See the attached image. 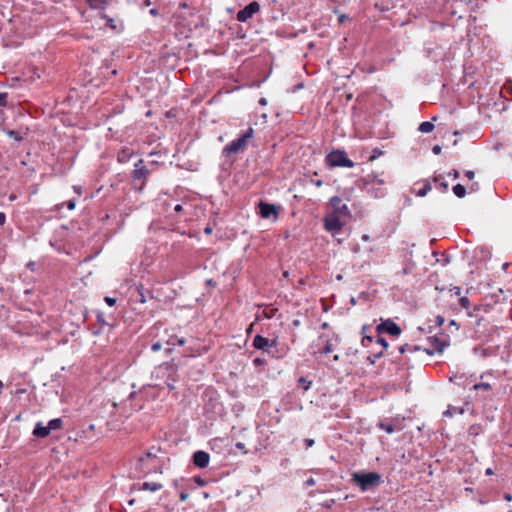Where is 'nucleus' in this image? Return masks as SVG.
<instances>
[{"label": "nucleus", "instance_id": "obj_1", "mask_svg": "<svg viewBox=\"0 0 512 512\" xmlns=\"http://www.w3.org/2000/svg\"><path fill=\"white\" fill-rule=\"evenodd\" d=\"M351 481L360 487L362 492L378 487L382 483V477L377 472H354Z\"/></svg>", "mask_w": 512, "mask_h": 512}, {"label": "nucleus", "instance_id": "obj_2", "mask_svg": "<svg viewBox=\"0 0 512 512\" xmlns=\"http://www.w3.org/2000/svg\"><path fill=\"white\" fill-rule=\"evenodd\" d=\"M254 131L249 128L245 133L240 135L237 139L231 141L224 148V152L227 155L236 154L242 152L246 148L247 141L253 137Z\"/></svg>", "mask_w": 512, "mask_h": 512}, {"label": "nucleus", "instance_id": "obj_3", "mask_svg": "<svg viewBox=\"0 0 512 512\" xmlns=\"http://www.w3.org/2000/svg\"><path fill=\"white\" fill-rule=\"evenodd\" d=\"M327 163L332 167H354V162L347 157L345 151L334 150L330 152L326 157Z\"/></svg>", "mask_w": 512, "mask_h": 512}, {"label": "nucleus", "instance_id": "obj_4", "mask_svg": "<svg viewBox=\"0 0 512 512\" xmlns=\"http://www.w3.org/2000/svg\"><path fill=\"white\" fill-rule=\"evenodd\" d=\"M429 341L431 348L423 349V351L428 355H433L435 352L442 353L444 349L450 345L449 337L445 334L431 337Z\"/></svg>", "mask_w": 512, "mask_h": 512}, {"label": "nucleus", "instance_id": "obj_5", "mask_svg": "<svg viewBox=\"0 0 512 512\" xmlns=\"http://www.w3.org/2000/svg\"><path fill=\"white\" fill-rule=\"evenodd\" d=\"M329 205L332 209L331 214H335L338 217H347L350 215V210L348 206L345 203H343L342 199L338 196L330 198Z\"/></svg>", "mask_w": 512, "mask_h": 512}, {"label": "nucleus", "instance_id": "obj_6", "mask_svg": "<svg viewBox=\"0 0 512 512\" xmlns=\"http://www.w3.org/2000/svg\"><path fill=\"white\" fill-rule=\"evenodd\" d=\"M343 222H341L340 217L335 214L328 213L324 218V227L327 231L332 234L339 233L343 228Z\"/></svg>", "mask_w": 512, "mask_h": 512}, {"label": "nucleus", "instance_id": "obj_7", "mask_svg": "<svg viewBox=\"0 0 512 512\" xmlns=\"http://www.w3.org/2000/svg\"><path fill=\"white\" fill-rule=\"evenodd\" d=\"M259 11H260V4L256 1H253V2L249 3L243 9L239 10L236 18L239 22H246L250 18H252L255 13H257Z\"/></svg>", "mask_w": 512, "mask_h": 512}, {"label": "nucleus", "instance_id": "obj_8", "mask_svg": "<svg viewBox=\"0 0 512 512\" xmlns=\"http://www.w3.org/2000/svg\"><path fill=\"white\" fill-rule=\"evenodd\" d=\"M377 332L379 334L387 333L392 336H398L401 334V328L392 320H385L377 326Z\"/></svg>", "mask_w": 512, "mask_h": 512}, {"label": "nucleus", "instance_id": "obj_9", "mask_svg": "<svg viewBox=\"0 0 512 512\" xmlns=\"http://www.w3.org/2000/svg\"><path fill=\"white\" fill-rule=\"evenodd\" d=\"M252 345L255 349L269 352L271 348L277 346V343L275 340H269L261 335H256L253 339Z\"/></svg>", "mask_w": 512, "mask_h": 512}, {"label": "nucleus", "instance_id": "obj_10", "mask_svg": "<svg viewBox=\"0 0 512 512\" xmlns=\"http://www.w3.org/2000/svg\"><path fill=\"white\" fill-rule=\"evenodd\" d=\"M320 340L323 342V348L320 353L329 354L334 350V345L339 342V337L337 335L329 336L327 334H322L320 336Z\"/></svg>", "mask_w": 512, "mask_h": 512}, {"label": "nucleus", "instance_id": "obj_11", "mask_svg": "<svg viewBox=\"0 0 512 512\" xmlns=\"http://www.w3.org/2000/svg\"><path fill=\"white\" fill-rule=\"evenodd\" d=\"M210 456L207 452L199 450L193 455V463L199 468H205L208 466Z\"/></svg>", "mask_w": 512, "mask_h": 512}, {"label": "nucleus", "instance_id": "obj_12", "mask_svg": "<svg viewBox=\"0 0 512 512\" xmlns=\"http://www.w3.org/2000/svg\"><path fill=\"white\" fill-rule=\"evenodd\" d=\"M259 214L262 218L267 219L274 215L277 217V210L276 206L273 204H269L266 202H260L259 203Z\"/></svg>", "mask_w": 512, "mask_h": 512}, {"label": "nucleus", "instance_id": "obj_13", "mask_svg": "<svg viewBox=\"0 0 512 512\" xmlns=\"http://www.w3.org/2000/svg\"><path fill=\"white\" fill-rule=\"evenodd\" d=\"M7 136L14 139L15 141H23L29 134V128H20L18 130L4 129Z\"/></svg>", "mask_w": 512, "mask_h": 512}, {"label": "nucleus", "instance_id": "obj_14", "mask_svg": "<svg viewBox=\"0 0 512 512\" xmlns=\"http://www.w3.org/2000/svg\"><path fill=\"white\" fill-rule=\"evenodd\" d=\"M51 430L48 429V425L44 426L42 422L36 423L34 429H33V436L37 438H46L50 435Z\"/></svg>", "mask_w": 512, "mask_h": 512}, {"label": "nucleus", "instance_id": "obj_15", "mask_svg": "<svg viewBox=\"0 0 512 512\" xmlns=\"http://www.w3.org/2000/svg\"><path fill=\"white\" fill-rule=\"evenodd\" d=\"M148 171L146 167L143 165V160H138V162L135 164V169L132 172V177L134 179H143L146 177Z\"/></svg>", "mask_w": 512, "mask_h": 512}, {"label": "nucleus", "instance_id": "obj_16", "mask_svg": "<svg viewBox=\"0 0 512 512\" xmlns=\"http://www.w3.org/2000/svg\"><path fill=\"white\" fill-rule=\"evenodd\" d=\"M134 152L130 148H123L118 152L117 159L120 163L128 162Z\"/></svg>", "mask_w": 512, "mask_h": 512}, {"label": "nucleus", "instance_id": "obj_17", "mask_svg": "<svg viewBox=\"0 0 512 512\" xmlns=\"http://www.w3.org/2000/svg\"><path fill=\"white\" fill-rule=\"evenodd\" d=\"M138 485H139V490L150 491V492H156L160 488V485L156 482H143Z\"/></svg>", "mask_w": 512, "mask_h": 512}, {"label": "nucleus", "instance_id": "obj_18", "mask_svg": "<svg viewBox=\"0 0 512 512\" xmlns=\"http://www.w3.org/2000/svg\"><path fill=\"white\" fill-rule=\"evenodd\" d=\"M364 183L367 185H374V184L383 185L385 183V181L383 179H380L378 175L368 174L364 179Z\"/></svg>", "mask_w": 512, "mask_h": 512}, {"label": "nucleus", "instance_id": "obj_19", "mask_svg": "<svg viewBox=\"0 0 512 512\" xmlns=\"http://www.w3.org/2000/svg\"><path fill=\"white\" fill-rule=\"evenodd\" d=\"M88 5L93 9H105L108 5L107 0H86Z\"/></svg>", "mask_w": 512, "mask_h": 512}, {"label": "nucleus", "instance_id": "obj_20", "mask_svg": "<svg viewBox=\"0 0 512 512\" xmlns=\"http://www.w3.org/2000/svg\"><path fill=\"white\" fill-rule=\"evenodd\" d=\"M63 427V421L61 418H55L48 422V429L51 431L53 430H60Z\"/></svg>", "mask_w": 512, "mask_h": 512}, {"label": "nucleus", "instance_id": "obj_21", "mask_svg": "<svg viewBox=\"0 0 512 512\" xmlns=\"http://www.w3.org/2000/svg\"><path fill=\"white\" fill-rule=\"evenodd\" d=\"M434 129V124L430 121H424L419 125L418 130L422 133H430Z\"/></svg>", "mask_w": 512, "mask_h": 512}, {"label": "nucleus", "instance_id": "obj_22", "mask_svg": "<svg viewBox=\"0 0 512 512\" xmlns=\"http://www.w3.org/2000/svg\"><path fill=\"white\" fill-rule=\"evenodd\" d=\"M452 190L455 196H457L458 198H463L466 195V188L461 184H456L455 186H453Z\"/></svg>", "mask_w": 512, "mask_h": 512}, {"label": "nucleus", "instance_id": "obj_23", "mask_svg": "<svg viewBox=\"0 0 512 512\" xmlns=\"http://www.w3.org/2000/svg\"><path fill=\"white\" fill-rule=\"evenodd\" d=\"M431 190V185L429 183H426L421 189L418 190L416 193L419 197H424L427 195V193Z\"/></svg>", "mask_w": 512, "mask_h": 512}, {"label": "nucleus", "instance_id": "obj_24", "mask_svg": "<svg viewBox=\"0 0 512 512\" xmlns=\"http://www.w3.org/2000/svg\"><path fill=\"white\" fill-rule=\"evenodd\" d=\"M491 385L489 383H477L473 386V389L474 390H479V389H482V390H485V391H489L491 390Z\"/></svg>", "mask_w": 512, "mask_h": 512}, {"label": "nucleus", "instance_id": "obj_25", "mask_svg": "<svg viewBox=\"0 0 512 512\" xmlns=\"http://www.w3.org/2000/svg\"><path fill=\"white\" fill-rule=\"evenodd\" d=\"M299 384L302 385V387L304 388V390H309L311 385H312V381L304 378V377H301L299 380H298Z\"/></svg>", "mask_w": 512, "mask_h": 512}, {"label": "nucleus", "instance_id": "obj_26", "mask_svg": "<svg viewBox=\"0 0 512 512\" xmlns=\"http://www.w3.org/2000/svg\"><path fill=\"white\" fill-rule=\"evenodd\" d=\"M379 428L384 430L386 433L391 434L394 432V428L391 424L388 423H380Z\"/></svg>", "mask_w": 512, "mask_h": 512}, {"label": "nucleus", "instance_id": "obj_27", "mask_svg": "<svg viewBox=\"0 0 512 512\" xmlns=\"http://www.w3.org/2000/svg\"><path fill=\"white\" fill-rule=\"evenodd\" d=\"M459 304L464 309H468L470 307V301L467 297H461L459 299Z\"/></svg>", "mask_w": 512, "mask_h": 512}, {"label": "nucleus", "instance_id": "obj_28", "mask_svg": "<svg viewBox=\"0 0 512 512\" xmlns=\"http://www.w3.org/2000/svg\"><path fill=\"white\" fill-rule=\"evenodd\" d=\"M7 93L0 92V107H5L7 105Z\"/></svg>", "mask_w": 512, "mask_h": 512}, {"label": "nucleus", "instance_id": "obj_29", "mask_svg": "<svg viewBox=\"0 0 512 512\" xmlns=\"http://www.w3.org/2000/svg\"><path fill=\"white\" fill-rule=\"evenodd\" d=\"M400 353L413 352L412 345L405 344L399 348Z\"/></svg>", "mask_w": 512, "mask_h": 512}, {"label": "nucleus", "instance_id": "obj_30", "mask_svg": "<svg viewBox=\"0 0 512 512\" xmlns=\"http://www.w3.org/2000/svg\"><path fill=\"white\" fill-rule=\"evenodd\" d=\"M253 363L255 366H263L266 364V360L264 358H255Z\"/></svg>", "mask_w": 512, "mask_h": 512}, {"label": "nucleus", "instance_id": "obj_31", "mask_svg": "<svg viewBox=\"0 0 512 512\" xmlns=\"http://www.w3.org/2000/svg\"><path fill=\"white\" fill-rule=\"evenodd\" d=\"M104 301L109 305V306H114L115 303H116V299L113 298V297H110V296H106L104 298Z\"/></svg>", "mask_w": 512, "mask_h": 512}, {"label": "nucleus", "instance_id": "obj_32", "mask_svg": "<svg viewBox=\"0 0 512 512\" xmlns=\"http://www.w3.org/2000/svg\"><path fill=\"white\" fill-rule=\"evenodd\" d=\"M377 343L380 344L383 347V350H386L387 347H388L387 341L384 338H382V337H379L377 339Z\"/></svg>", "mask_w": 512, "mask_h": 512}, {"label": "nucleus", "instance_id": "obj_33", "mask_svg": "<svg viewBox=\"0 0 512 512\" xmlns=\"http://www.w3.org/2000/svg\"><path fill=\"white\" fill-rule=\"evenodd\" d=\"M434 181H435L436 183H439V184H440V186L443 188V190H444V191H446V190L448 189V184H447L446 182H444V181H440V178H437V177H436V178H434Z\"/></svg>", "mask_w": 512, "mask_h": 512}, {"label": "nucleus", "instance_id": "obj_34", "mask_svg": "<svg viewBox=\"0 0 512 512\" xmlns=\"http://www.w3.org/2000/svg\"><path fill=\"white\" fill-rule=\"evenodd\" d=\"M316 484V481L314 478L310 477L308 478L305 482H304V486L306 487H309V486H314Z\"/></svg>", "mask_w": 512, "mask_h": 512}, {"label": "nucleus", "instance_id": "obj_35", "mask_svg": "<svg viewBox=\"0 0 512 512\" xmlns=\"http://www.w3.org/2000/svg\"><path fill=\"white\" fill-rule=\"evenodd\" d=\"M66 206L69 210H73L76 206V203H75V200H69L67 203H66Z\"/></svg>", "mask_w": 512, "mask_h": 512}, {"label": "nucleus", "instance_id": "obj_36", "mask_svg": "<svg viewBox=\"0 0 512 512\" xmlns=\"http://www.w3.org/2000/svg\"><path fill=\"white\" fill-rule=\"evenodd\" d=\"M181 501H185L188 499L189 494L186 491H182L179 495Z\"/></svg>", "mask_w": 512, "mask_h": 512}, {"label": "nucleus", "instance_id": "obj_37", "mask_svg": "<svg viewBox=\"0 0 512 512\" xmlns=\"http://www.w3.org/2000/svg\"><path fill=\"white\" fill-rule=\"evenodd\" d=\"M432 151L435 155H439L441 153V147L438 146V145H435L433 148H432Z\"/></svg>", "mask_w": 512, "mask_h": 512}, {"label": "nucleus", "instance_id": "obj_38", "mask_svg": "<svg viewBox=\"0 0 512 512\" xmlns=\"http://www.w3.org/2000/svg\"><path fill=\"white\" fill-rule=\"evenodd\" d=\"M305 445H306V448H310L314 445V440L313 439H306L305 440Z\"/></svg>", "mask_w": 512, "mask_h": 512}, {"label": "nucleus", "instance_id": "obj_39", "mask_svg": "<svg viewBox=\"0 0 512 512\" xmlns=\"http://www.w3.org/2000/svg\"><path fill=\"white\" fill-rule=\"evenodd\" d=\"M6 221V215L2 212H0V226L4 225Z\"/></svg>", "mask_w": 512, "mask_h": 512}, {"label": "nucleus", "instance_id": "obj_40", "mask_svg": "<svg viewBox=\"0 0 512 512\" xmlns=\"http://www.w3.org/2000/svg\"><path fill=\"white\" fill-rule=\"evenodd\" d=\"M151 349H152L153 351H155V352H156V351H158V350H160V342L158 341V342L154 343V344L152 345Z\"/></svg>", "mask_w": 512, "mask_h": 512}, {"label": "nucleus", "instance_id": "obj_41", "mask_svg": "<svg viewBox=\"0 0 512 512\" xmlns=\"http://www.w3.org/2000/svg\"><path fill=\"white\" fill-rule=\"evenodd\" d=\"M466 177L469 179V180H472L474 178V172L469 170L465 173Z\"/></svg>", "mask_w": 512, "mask_h": 512}, {"label": "nucleus", "instance_id": "obj_42", "mask_svg": "<svg viewBox=\"0 0 512 512\" xmlns=\"http://www.w3.org/2000/svg\"><path fill=\"white\" fill-rule=\"evenodd\" d=\"M173 210H174V212L179 213V212H181L183 210V207L180 204H176L174 206Z\"/></svg>", "mask_w": 512, "mask_h": 512}, {"label": "nucleus", "instance_id": "obj_43", "mask_svg": "<svg viewBox=\"0 0 512 512\" xmlns=\"http://www.w3.org/2000/svg\"><path fill=\"white\" fill-rule=\"evenodd\" d=\"M450 175H452L455 179H457V178H459L460 173H459V171H457V170H455V169H454V170H452V171L450 172Z\"/></svg>", "mask_w": 512, "mask_h": 512}, {"label": "nucleus", "instance_id": "obj_44", "mask_svg": "<svg viewBox=\"0 0 512 512\" xmlns=\"http://www.w3.org/2000/svg\"><path fill=\"white\" fill-rule=\"evenodd\" d=\"M149 13L152 15V16H157L158 15V9L157 8H152L150 9Z\"/></svg>", "mask_w": 512, "mask_h": 512}, {"label": "nucleus", "instance_id": "obj_45", "mask_svg": "<svg viewBox=\"0 0 512 512\" xmlns=\"http://www.w3.org/2000/svg\"><path fill=\"white\" fill-rule=\"evenodd\" d=\"M259 104L262 105V106H265L267 104L266 98H264V97L260 98Z\"/></svg>", "mask_w": 512, "mask_h": 512}, {"label": "nucleus", "instance_id": "obj_46", "mask_svg": "<svg viewBox=\"0 0 512 512\" xmlns=\"http://www.w3.org/2000/svg\"><path fill=\"white\" fill-rule=\"evenodd\" d=\"M74 191L77 193V194H81V187L80 186H74Z\"/></svg>", "mask_w": 512, "mask_h": 512}, {"label": "nucleus", "instance_id": "obj_47", "mask_svg": "<svg viewBox=\"0 0 512 512\" xmlns=\"http://www.w3.org/2000/svg\"><path fill=\"white\" fill-rule=\"evenodd\" d=\"M313 183H314L317 187H320V186H322V184H323L322 180H315V181H313Z\"/></svg>", "mask_w": 512, "mask_h": 512}, {"label": "nucleus", "instance_id": "obj_48", "mask_svg": "<svg viewBox=\"0 0 512 512\" xmlns=\"http://www.w3.org/2000/svg\"><path fill=\"white\" fill-rule=\"evenodd\" d=\"M413 352L420 351L421 347L418 345H412Z\"/></svg>", "mask_w": 512, "mask_h": 512}, {"label": "nucleus", "instance_id": "obj_49", "mask_svg": "<svg viewBox=\"0 0 512 512\" xmlns=\"http://www.w3.org/2000/svg\"><path fill=\"white\" fill-rule=\"evenodd\" d=\"M504 499H505L506 501H511V500H512V496H511L510 494H506V495L504 496Z\"/></svg>", "mask_w": 512, "mask_h": 512}, {"label": "nucleus", "instance_id": "obj_50", "mask_svg": "<svg viewBox=\"0 0 512 512\" xmlns=\"http://www.w3.org/2000/svg\"><path fill=\"white\" fill-rule=\"evenodd\" d=\"M150 457H152V453H151V452H148V453L146 454V459H149ZM153 458H156V455H155V454L153 455Z\"/></svg>", "mask_w": 512, "mask_h": 512}, {"label": "nucleus", "instance_id": "obj_51", "mask_svg": "<svg viewBox=\"0 0 512 512\" xmlns=\"http://www.w3.org/2000/svg\"><path fill=\"white\" fill-rule=\"evenodd\" d=\"M491 474H493V471H492V469H491V468H488V469L486 470V475H491Z\"/></svg>", "mask_w": 512, "mask_h": 512}, {"label": "nucleus", "instance_id": "obj_52", "mask_svg": "<svg viewBox=\"0 0 512 512\" xmlns=\"http://www.w3.org/2000/svg\"><path fill=\"white\" fill-rule=\"evenodd\" d=\"M236 447H237V448H239V449H243L244 444H242V443H237V444H236Z\"/></svg>", "mask_w": 512, "mask_h": 512}, {"label": "nucleus", "instance_id": "obj_53", "mask_svg": "<svg viewBox=\"0 0 512 512\" xmlns=\"http://www.w3.org/2000/svg\"><path fill=\"white\" fill-rule=\"evenodd\" d=\"M345 18H346V15H341L339 17V22H343Z\"/></svg>", "mask_w": 512, "mask_h": 512}, {"label": "nucleus", "instance_id": "obj_54", "mask_svg": "<svg viewBox=\"0 0 512 512\" xmlns=\"http://www.w3.org/2000/svg\"><path fill=\"white\" fill-rule=\"evenodd\" d=\"M211 232H212L211 228H209V227L205 228V233L210 234Z\"/></svg>", "mask_w": 512, "mask_h": 512}, {"label": "nucleus", "instance_id": "obj_55", "mask_svg": "<svg viewBox=\"0 0 512 512\" xmlns=\"http://www.w3.org/2000/svg\"><path fill=\"white\" fill-rule=\"evenodd\" d=\"M366 340H367V341H369V342H371V341H372V337H365V338L363 339V343H364Z\"/></svg>", "mask_w": 512, "mask_h": 512}, {"label": "nucleus", "instance_id": "obj_56", "mask_svg": "<svg viewBox=\"0 0 512 512\" xmlns=\"http://www.w3.org/2000/svg\"><path fill=\"white\" fill-rule=\"evenodd\" d=\"M455 290H456V291H455V294H456V295H460V291H461V290H460V288H458V287H457V288H455Z\"/></svg>", "mask_w": 512, "mask_h": 512}, {"label": "nucleus", "instance_id": "obj_57", "mask_svg": "<svg viewBox=\"0 0 512 512\" xmlns=\"http://www.w3.org/2000/svg\"><path fill=\"white\" fill-rule=\"evenodd\" d=\"M9 199H10V200H15V199H16V196H15L14 194H11V195L9 196Z\"/></svg>", "mask_w": 512, "mask_h": 512}, {"label": "nucleus", "instance_id": "obj_58", "mask_svg": "<svg viewBox=\"0 0 512 512\" xmlns=\"http://www.w3.org/2000/svg\"><path fill=\"white\" fill-rule=\"evenodd\" d=\"M178 343H179L180 345H183V344H184V339H183V338L178 339Z\"/></svg>", "mask_w": 512, "mask_h": 512}, {"label": "nucleus", "instance_id": "obj_59", "mask_svg": "<svg viewBox=\"0 0 512 512\" xmlns=\"http://www.w3.org/2000/svg\"><path fill=\"white\" fill-rule=\"evenodd\" d=\"M149 5H150V1L145 0V1H144V6H149Z\"/></svg>", "mask_w": 512, "mask_h": 512}, {"label": "nucleus", "instance_id": "obj_60", "mask_svg": "<svg viewBox=\"0 0 512 512\" xmlns=\"http://www.w3.org/2000/svg\"><path fill=\"white\" fill-rule=\"evenodd\" d=\"M338 360H339V356L338 355H334L333 361H338Z\"/></svg>", "mask_w": 512, "mask_h": 512}, {"label": "nucleus", "instance_id": "obj_61", "mask_svg": "<svg viewBox=\"0 0 512 512\" xmlns=\"http://www.w3.org/2000/svg\"><path fill=\"white\" fill-rule=\"evenodd\" d=\"M165 209V211L168 210V205L167 204H164V207L162 206V210Z\"/></svg>", "mask_w": 512, "mask_h": 512}, {"label": "nucleus", "instance_id": "obj_62", "mask_svg": "<svg viewBox=\"0 0 512 512\" xmlns=\"http://www.w3.org/2000/svg\"><path fill=\"white\" fill-rule=\"evenodd\" d=\"M134 395H135V392H130L129 397L132 398V397H134Z\"/></svg>", "mask_w": 512, "mask_h": 512}, {"label": "nucleus", "instance_id": "obj_63", "mask_svg": "<svg viewBox=\"0 0 512 512\" xmlns=\"http://www.w3.org/2000/svg\"><path fill=\"white\" fill-rule=\"evenodd\" d=\"M383 354V351L379 352L376 356L380 357Z\"/></svg>", "mask_w": 512, "mask_h": 512}, {"label": "nucleus", "instance_id": "obj_64", "mask_svg": "<svg viewBox=\"0 0 512 512\" xmlns=\"http://www.w3.org/2000/svg\"><path fill=\"white\" fill-rule=\"evenodd\" d=\"M510 92H511V94H512V85H511V88H510Z\"/></svg>", "mask_w": 512, "mask_h": 512}]
</instances>
